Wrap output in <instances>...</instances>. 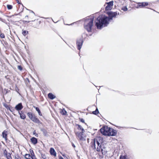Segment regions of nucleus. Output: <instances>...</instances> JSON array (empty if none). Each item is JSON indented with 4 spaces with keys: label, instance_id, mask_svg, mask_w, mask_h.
<instances>
[{
    "label": "nucleus",
    "instance_id": "1",
    "mask_svg": "<svg viewBox=\"0 0 159 159\" xmlns=\"http://www.w3.org/2000/svg\"><path fill=\"white\" fill-rule=\"evenodd\" d=\"M108 17L105 16L102 18L98 17L95 20L96 25L98 29H101L103 27L107 26L109 24V21L112 19L113 17H116L119 15L116 12H109L107 13Z\"/></svg>",
    "mask_w": 159,
    "mask_h": 159
},
{
    "label": "nucleus",
    "instance_id": "2",
    "mask_svg": "<svg viewBox=\"0 0 159 159\" xmlns=\"http://www.w3.org/2000/svg\"><path fill=\"white\" fill-rule=\"evenodd\" d=\"M76 128L75 129V132L77 139L80 141H85L86 140V135L84 134L85 130L83 127L78 124L76 125Z\"/></svg>",
    "mask_w": 159,
    "mask_h": 159
},
{
    "label": "nucleus",
    "instance_id": "3",
    "mask_svg": "<svg viewBox=\"0 0 159 159\" xmlns=\"http://www.w3.org/2000/svg\"><path fill=\"white\" fill-rule=\"evenodd\" d=\"M100 130L101 133L105 135L115 136L116 134V130L107 126H103L100 129Z\"/></svg>",
    "mask_w": 159,
    "mask_h": 159
},
{
    "label": "nucleus",
    "instance_id": "4",
    "mask_svg": "<svg viewBox=\"0 0 159 159\" xmlns=\"http://www.w3.org/2000/svg\"><path fill=\"white\" fill-rule=\"evenodd\" d=\"M93 18H91L90 17H88L85 19L84 25V27L89 32L91 31L93 26Z\"/></svg>",
    "mask_w": 159,
    "mask_h": 159
},
{
    "label": "nucleus",
    "instance_id": "5",
    "mask_svg": "<svg viewBox=\"0 0 159 159\" xmlns=\"http://www.w3.org/2000/svg\"><path fill=\"white\" fill-rule=\"evenodd\" d=\"M103 139L101 137H98L95 139L93 142H92L91 146L96 149L97 151H100L101 150V144L102 143Z\"/></svg>",
    "mask_w": 159,
    "mask_h": 159
},
{
    "label": "nucleus",
    "instance_id": "6",
    "mask_svg": "<svg viewBox=\"0 0 159 159\" xmlns=\"http://www.w3.org/2000/svg\"><path fill=\"white\" fill-rule=\"evenodd\" d=\"M83 43V40L82 39H78L76 41V45L78 49L80 50Z\"/></svg>",
    "mask_w": 159,
    "mask_h": 159
},
{
    "label": "nucleus",
    "instance_id": "7",
    "mask_svg": "<svg viewBox=\"0 0 159 159\" xmlns=\"http://www.w3.org/2000/svg\"><path fill=\"white\" fill-rule=\"evenodd\" d=\"M31 155H30V154H25V158L27 159H37L34 154L33 151H32V152L31 153Z\"/></svg>",
    "mask_w": 159,
    "mask_h": 159
},
{
    "label": "nucleus",
    "instance_id": "8",
    "mask_svg": "<svg viewBox=\"0 0 159 159\" xmlns=\"http://www.w3.org/2000/svg\"><path fill=\"white\" fill-rule=\"evenodd\" d=\"M113 1H111L107 3V5L105 9L106 11L111 10L113 6Z\"/></svg>",
    "mask_w": 159,
    "mask_h": 159
},
{
    "label": "nucleus",
    "instance_id": "9",
    "mask_svg": "<svg viewBox=\"0 0 159 159\" xmlns=\"http://www.w3.org/2000/svg\"><path fill=\"white\" fill-rule=\"evenodd\" d=\"M148 2H140V8H145L146 6L148 5Z\"/></svg>",
    "mask_w": 159,
    "mask_h": 159
},
{
    "label": "nucleus",
    "instance_id": "10",
    "mask_svg": "<svg viewBox=\"0 0 159 159\" xmlns=\"http://www.w3.org/2000/svg\"><path fill=\"white\" fill-rule=\"evenodd\" d=\"M23 107L22 105V103H20L17 105L15 107V109L17 111H19L21 110Z\"/></svg>",
    "mask_w": 159,
    "mask_h": 159
},
{
    "label": "nucleus",
    "instance_id": "11",
    "mask_svg": "<svg viewBox=\"0 0 159 159\" xmlns=\"http://www.w3.org/2000/svg\"><path fill=\"white\" fill-rule=\"evenodd\" d=\"M4 154L5 157L7 159H11V155L10 153H7L6 150H5L4 151Z\"/></svg>",
    "mask_w": 159,
    "mask_h": 159
},
{
    "label": "nucleus",
    "instance_id": "12",
    "mask_svg": "<svg viewBox=\"0 0 159 159\" xmlns=\"http://www.w3.org/2000/svg\"><path fill=\"white\" fill-rule=\"evenodd\" d=\"M18 113L20 115V118L21 119H25L26 118V116L22 112V111L20 112L18 111Z\"/></svg>",
    "mask_w": 159,
    "mask_h": 159
},
{
    "label": "nucleus",
    "instance_id": "13",
    "mask_svg": "<svg viewBox=\"0 0 159 159\" xmlns=\"http://www.w3.org/2000/svg\"><path fill=\"white\" fill-rule=\"evenodd\" d=\"M50 153L51 154L55 157L56 156V153L54 148H51L50 149Z\"/></svg>",
    "mask_w": 159,
    "mask_h": 159
},
{
    "label": "nucleus",
    "instance_id": "14",
    "mask_svg": "<svg viewBox=\"0 0 159 159\" xmlns=\"http://www.w3.org/2000/svg\"><path fill=\"white\" fill-rule=\"evenodd\" d=\"M31 120L33 122L36 123H39L40 122L38 118H36L35 115L34 116Z\"/></svg>",
    "mask_w": 159,
    "mask_h": 159
},
{
    "label": "nucleus",
    "instance_id": "15",
    "mask_svg": "<svg viewBox=\"0 0 159 159\" xmlns=\"http://www.w3.org/2000/svg\"><path fill=\"white\" fill-rule=\"evenodd\" d=\"M7 131L6 130L3 131L2 133V136L5 140H7Z\"/></svg>",
    "mask_w": 159,
    "mask_h": 159
},
{
    "label": "nucleus",
    "instance_id": "16",
    "mask_svg": "<svg viewBox=\"0 0 159 159\" xmlns=\"http://www.w3.org/2000/svg\"><path fill=\"white\" fill-rule=\"evenodd\" d=\"M32 143L35 145L37 143V140L36 138L35 137H33L30 139Z\"/></svg>",
    "mask_w": 159,
    "mask_h": 159
},
{
    "label": "nucleus",
    "instance_id": "17",
    "mask_svg": "<svg viewBox=\"0 0 159 159\" xmlns=\"http://www.w3.org/2000/svg\"><path fill=\"white\" fill-rule=\"evenodd\" d=\"M48 97L51 99H53L55 98V96L51 93H49L48 94Z\"/></svg>",
    "mask_w": 159,
    "mask_h": 159
},
{
    "label": "nucleus",
    "instance_id": "18",
    "mask_svg": "<svg viewBox=\"0 0 159 159\" xmlns=\"http://www.w3.org/2000/svg\"><path fill=\"white\" fill-rule=\"evenodd\" d=\"M101 152L102 154H104L106 153V151L105 148L104 147L103 148H102V146H101Z\"/></svg>",
    "mask_w": 159,
    "mask_h": 159
},
{
    "label": "nucleus",
    "instance_id": "19",
    "mask_svg": "<svg viewBox=\"0 0 159 159\" xmlns=\"http://www.w3.org/2000/svg\"><path fill=\"white\" fill-rule=\"evenodd\" d=\"M28 31L26 30H22V34L25 36L28 34Z\"/></svg>",
    "mask_w": 159,
    "mask_h": 159
},
{
    "label": "nucleus",
    "instance_id": "20",
    "mask_svg": "<svg viewBox=\"0 0 159 159\" xmlns=\"http://www.w3.org/2000/svg\"><path fill=\"white\" fill-rule=\"evenodd\" d=\"M28 116H29V118L31 120L32 118L34 116V115H33L32 113L30 112H29L27 114Z\"/></svg>",
    "mask_w": 159,
    "mask_h": 159
},
{
    "label": "nucleus",
    "instance_id": "21",
    "mask_svg": "<svg viewBox=\"0 0 159 159\" xmlns=\"http://www.w3.org/2000/svg\"><path fill=\"white\" fill-rule=\"evenodd\" d=\"M35 109H36V111H38L39 115L40 116H42V115L39 109V108L37 107H35Z\"/></svg>",
    "mask_w": 159,
    "mask_h": 159
},
{
    "label": "nucleus",
    "instance_id": "22",
    "mask_svg": "<svg viewBox=\"0 0 159 159\" xmlns=\"http://www.w3.org/2000/svg\"><path fill=\"white\" fill-rule=\"evenodd\" d=\"M61 114L64 115H65L66 114V111L64 109H63L61 112Z\"/></svg>",
    "mask_w": 159,
    "mask_h": 159
},
{
    "label": "nucleus",
    "instance_id": "23",
    "mask_svg": "<svg viewBox=\"0 0 159 159\" xmlns=\"http://www.w3.org/2000/svg\"><path fill=\"white\" fill-rule=\"evenodd\" d=\"M41 157L43 159H46L47 158L45 154L41 153Z\"/></svg>",
    "mask_w": 159,
    "mask_h": 159
},
{
    "label": "nucleus",
    "instance_id": "24",
    "mask_svg": "<svg viewBox=\"0 0 159 159\" xmlns=\"http://www.w3.org/2000/svg\"><path fill=\"white\" fill-rule=\"evenodd\" d=\"M98 112H99L98 108H96L95 111H93V113L94 114L97 115L98 113Z\"/></svg>",
    "mask_w": 159,
    "mask_h": 159
},
{
    "label": "nucleus",
    "instance_id": "25",
    "mask_svg": "<svg viewBox=\"0 0 159 159\" xmlns=\"http://www.w3.org/2000/svg\"><path fill=\"white\" fill-rule=\"evenodd\" d=\"M121 9L124 11H126L128 10V9L126 6L122 7L121 8Z\"/></svg>",
    "mask_w": 159,
    "mask_h": 159
},
{
    "label": "nucleus",
    "instance_id": "26",
    "mask_svg": "<svg viewBox=\"0 0 159 159\" xmlns=\"http://www.w3.org/2000/svg\"><path fill=\"white\" fill-rule=\"evenodd\" d=\"M120 159H127L125 156H122L121 155L120 157Z\"/></svg>",
    "mask_w": 159,
    "mask_h": 159
},
{
    "label": "nucleus",
    "instance_id": "27",
    "mask_svg": "<svg viewBox=\"0 0 159 159\" xmlns=\"http://www.w3.org/2000/svg\"><path fill=\"white\" fill-rule=\"evenodd\" d=\"M7 8L9 9H11L12 8V6L11 5H7Z\"/></svg>",
    "mask_w": 159,
    "mask_h": 159
},
{
    "label": "nucleus",
    "instance_id": "28",
    "mask_svg": "<svg viewBox=\"0 0 159 159\" xmlns=\"http://www.w3.org/2000/svg\"><path fill=\"white\" fill-rule=\"evenodd\" d=\"M15 159H21L20 157L17 155H15Z\"/></svg>",
    "mask_w": 159,
    "mask_h": 159
},
{
    "label": "nucleus",
    "instance_id": "29",
    "mask_svg": "<svg viewBox=\"0 0 159 159\" xmlns=\"http://www.w3.org/2000/svg\"><path fill=\"white\" fill-rule=\"evenodd\" d=\"M18 69L20 70H21L22 69V67L20 66H18L17 67Z\"/></svg>",
    "mask_w": 159,
    "mask_h": 159
},
{
    "label": "nucleus",
    "instance_id": "30",
    "mask_svg": "<svg viewBox=\"0 0 159 159\" xmlns=\"http://www.w3.org/2000/svg\"><path fill=\"white\" fill-rule=\"evenodd\" d=\"M146 132L150 134H151L152 132V131L150 129H148L146 130Z\"/></svg>",
    "mask_w": 159,
    "mask_h": 159
},
{
    "label": "nucleus",
    "instance_id": "31",
    "mask_svg": "<svg viewBox=\"0 0 159 159\" xmlns=\"http://www.w3.org/2000/svg\"><path fill=\"white\" fill-rule=\"evenodd\" d=\"M0 37L1 38H5V35L4 34L2 33L0 34Z\"/></svg>",
    "mask_w": 159,
    "mask_h": 159
},
{
    "label": "nucleus",
    "instance_id": "32",
    "mask_svg": "<svg viewBox=\"0 0 159 159\" xmlns=\"http://www.w3.org/2000/svg\"><path fill=\"white\" fill-rule=\"evenodd\" d=\"M146 8H148V9H150L152 10L153 11H155V12H157L158 13H159V12H158L157 11H155V10H154V9H152V8H151V7H146Z\"/></svg>",
    "mask_w": 159,
    "mask_h": 159
},
{
    "label": "nucleus",
    "instance_id": "33",
    "mask_svg": "<svg viewBox=\"0 0 159 159\" xmlns=\"http://www.w3.org/2000/svg\"><path fill=\"white\" fill-rule=\"evenodd\" d=\"M80 120L82 123H84V120L82 118L80 119Z\"/></svg>",
    "mask_w": 159,
    "mask_h": 159
},
{
    "label": "nucleus",
    "instance_id": "34",
    "mask_svg": "<svg viewBox=\"0 0 159 159\" xmlns=\"http://www.w3.org/2000/svg\"><path fill=\"white\" fill-rule=\"evenodd\" d=\"M136 4H137V6H135V7L136 8H138L139 7V3H137Z\"/></svg>",
    "mask_w": 159,
    "mask_h": 159
},
{
    "label": "nucleus",
    "instance_id": "35",
    "mask_svg": "<svg viewBox=\"0 0 159 159\" xmlns=\"http://www.w3.org/2000/svg\"><path fill=\"white\" fill-rule=\"evenodd\" d=\"M148 4H149L148 5H149L150 7L152 6V4L151 2L148 3Z\"/></svg>",
    "mask_w": 159,
    "mask_h": 159
},
{
    "label": "nucleus",
    "instance_id": "36",
    "mask_svg": "<svg viewBox=\"0 0 159 159\" xmlns=\"http://www.w3.org/2000/svg\"><path fill=\"white\" fill-rule=\"evenodd\" d=\"M10 110L12 112H14V111H15V110L14 109H12V110H11V109H10Z\"/></svg>",
    "mask_w": 159,
    "mask_h": 159
},
{
    "label": "nucleus",
    "instance_id": "37",
    "mask_svg": "<svg viewBox=\"0 0 159 159\" xmlns=\"http://www.w3.org/2000/svg\"><path fill=\"white\" fill-rule=\"evenodd\" d=\"M16 0V2H17V3L18 4H20V2H19V0Z\"/></svg>",
    "mask_w": 159,
    "mask_h": 159
},
{
    "label": "nucleus",
    "instance_id": "38",
    "mask_svg": "<svg viewBox=\"0 0 159 159\" xmlns=\"http://www.w3.org/2000/svg\"><path fill=\"white\" fill-rule=\"evenodd\" d=\"M59 159H64L61 156H59Z\"/></svg>",
    "mask_w": 159,
    "mask_h": 159
},
{
    "label": "nucleus",
    "instance_id": "39",
    "mask_svg": "<svg viewBox=\"0 0 159 159\" xmlns=\"http://www.w3.org/2000/svg\"><path fill=\"white\" fill-rule=\"evenodd\" d=\"M72 146H73V147H75V145H74V144H72Z\"/></svg>",
    "mask_w": 159,
    "mask_h": 159
},
{
    "label": "nucleus",
    "instance_id": "40",
    "mask_svg": "<svg viewBox=\"0 0 159 159\" xmlns=\"http://www.w3.org/2000/svg\"><path fill=\"white\" fill-rule=\"evenodd\" d=\"M26 17H28V16H26L25 17V18H26Z\"/></svg>",
    "mask_w": 159,
    "mask_h": 159
},
{
    "label": "nucleus",
    "instance_id": "41",
    "mask_svg": "<svg viewBox=\"0 0 159 159\" xmlns=\"http://www.w3.org/2000/svg\"><path fill=\"white\" fill-rule=\"evenodd\" d=\"M26 22H29L30 21H26Z\"/></svg>",
    "mask_w": 159,
    "mask_h": 159
},
{
    "label": "nucleus",
    "instance_id": "42",
    "mask_svg": "<svg viewBox=\"0 0 159 159\" xmlns=\"http://www.w3.org/2000/svg\"><path fill=\"white\" fill-rule=\"evenodd\" d=\"M159 0H157V2H159Z\"/></svg>",
    "mask_w": 159,
    "mask_h": 159
},
{
    "label": "nucleus",
    "instance_id": "43",
    "mask_svg": "<svg viewBox=\"0 0 159 159\" xmlns=\"http://www.w3.org/2000/svg\"><path fill=\"white\" fill-rule=\"evenodd\" d=\"M32 12H33V13H34V12H33V11H32Z\"/></svg>",
    "mask_w": 159,
    "mask_h": 159
},
{
    "label": "nucleus",
    "instance_id": "44",
    "mask_svg": "<svg viewBox=\"0 0 159 159\" xmlns=\"http://www.w3.org/2000/svg\"><path fill=\"white\" fill-rule=\"evenodd\" d=\"M156 3V2H153V3Z\"/></svg>",
    "mask_w": 159,
    "mask_h": 159
}]
</instances>
